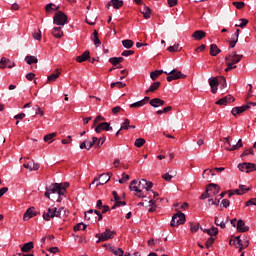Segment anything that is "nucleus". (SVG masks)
<instances>
[{
    "instance_id": "obj_1",
    "label": "nucleus",
    "mask_w": 256,
    "mask_h": 256,
    "mask_svg": "<svg viewBox=\"0 0 256 256\" xmlns=\"http://www.w3.org/2000/svg\"><path fill=\"white\" fill-rule=\"evenodd\" d=\"M58 194V199L56 200L58 203H61L62 199L61 197H65V194L67 193V189L63 184L59 183H54L51 184L50 186H46V192H45V197L48 199H51L50 195H55Z\"/></svg>"
},
{
    "instance_id": "obj_2",
    "label": "nucleus",
    "mask_w": 256,
    "mask_h": 256,
    "mask_svg": "<svg viewBox=\"0 0 256 256\" xmlns=\"http://www.w3.org/2000/svg\"><path fill=\"white\" fill-rule=\"evenodd\" d=\"M153 188V183L147 181L146 179H142L138 186H129L130 191H135L136 197H145L142 196L143 189H146L147 191H151Z\"/></svg>"
},
{
    "instance_id": "obj_3",
    "label": "nucleus",
    "mask_w": 256,
    "mask_h": 256,
    "mask_svg": "<svg viewBox=\"0 0 256 256\" xmlns=\"http://www.w3.org/2000/svg\"><path fill=\"white\" fill-rule=\"evenodd\" d=\"M185 221H187L185 214L179 211L172 216L170 225L171 227H179V225H184Z\"/></svg>"
},
{
    "instance_id": "obj_4",
    "label": "nucleus",
    "mask_w": 256,
    "mask_h": 256,
    "mask_svg": "<svg viewBox=\"0 0 256 256\" xmlns=\"http://www.w3.org/2000/svg\"><path fill=\"white\" fill-rule=\"evenodd\" d=\"M213 189V195H217L219 191H221V187H219V185L211 183L206 187V191L200 196V199H209V197H211V193H209V191H213Z\"/></svg>"
},
{
    "instance_id": "obj_5",
    "label": "nucleus",
    "mask_w": 256,
    "mask_h": 256,
    "mask_svg": "<svg viewBox=\"0 0 256 256\" xmlns=\"http://www.w3.org/2000/svg\"><path fill=\"white\" fill-rule=\"evenodd\" d=\"M53 23L54 25H59V26L67 25V15H65V13L61 11H58L54 15Z\"/></svg>"
},
{
    "instance_id": "obj_6",
    "label": "nucleus",
    "mask_w": 256,
    "mask_h": 256,
    "mask_svg": "<svg viewBox=\"0 0 256 256\" xmlns=\"http://www.w3.org/2000/svg\"><path fill=\"white\" fill-rule=\"evenodd\" d=\"M187 75L181 73V71H178L177 69H173L168 73L167 81L171 83V81H177V79H185Z\"/></svg>"
},
{
    "instance_id": "obj_7",
    "label": "nucleus",
    "mask_w": 256,
    "mask_h": 256,
    "mask_svg": "<svg viewBox=\"0 0 256 256\" xmlns=\"http://www.w3.org/2000/svg\"><path fill=\"white\" fill-rule=\"evenodd\" d=\"M224 141L226 145H228L225 147L226 151H237V149H241V147H243V141L241 139H239L235 145H231L229 137L224 138Z\"/></svg>"
},
{
    "instance_id": "obj_8",
    "label": "nucleus",
    "mask_w": 256,
    "mask_h": 256,
    "mask_svg": "<svg viewBox=\"0 0 256 256\" xmlns=\"http://www.w3.org/2000/svg\"><path fill=\"white\" fill-rule=\"evenodd\" d=\"M113 235H115V232L106 229L103 233L96 234V237L98 238L97 243H101V241H108V239H113Z\"/></svg>"
},
{
    "instance_id": "obj_9",
    "label": "nucleus",
    "mask_w": 256,
    "mask_h": 256,
    "mask_svg": "<svg viewBox=\"0 0 256 256\" xmlns=\"http://www.w3.org/2000/svg\"><path fill=\"white\" fill-rule=\"evenodd\" d=\"M238 169L245 173H251L256 170V165L254 163L244 162L238 164Z\"/></svg>"
},
{
    "instance_id": "obj_10",
    "label": "nucleus",
    "mask_w": 256,
    "mask_h": 256,
    "mask_svg": "<svg viewBox=\"0 0 256 256\" xmlns=\"http://www.w3.org/2000/svg\"><path fill=\"white\" fill-rule=\"evenodd\" d=\"M96 133H101V131H113V127L108 122H102L98 124L95 128Z\"/></svg>"
},
{
    "instance_id": "obj_11",
    "label": "nucleus",
    "mask_w": 256,
    "mask_h": 256,
    "mask_svg": "<svg viewBox=\"0 0 256 256\" xmlns=\"http://www.w3.org/2000/svg\"><path fill=\"white\" fill-rule=\"evenodd\" d=\"M249 109H251V106H249V104H246L244 106L234 107L231 113L232 115H234V117H237V115H241V113H245V111Z\"/></svg>"
},
{
    "instance_id": "obj_12",
    "label": "nucleus",
    "mask_w": 256,
    "mask_h": 256,
    "mask_svg": "<svg viewBox=\"0 0 256 256\" xmlns=\"http://www.w3.org/2000/svg\"><path fill=\"white\" fill-rule=\"evenodd\" d=\"M229 57V63L232 65H237L243 59V55L237 54V52H233L232 54L227 55Z\"/></svg>"
},
{
    "instance_id": "obj_13",
    "label": "nucleus",
    "mask_w": 256,
    "mask_h": 256,
    "mask_svg": "<svg viewBox=\"0 0 256 256\" xmlns=\"http://www.w3.org/2000/svg\"><path fill=\"white\" fill-rule=\"evenodd\" d=\"M37 213L35 212V207H30L26 210L23 216V221H29L31 218L35 217Z\"/></svg>"
},
{
    "instance_id": "obj_14",
    "label": "nucleus",
    "mask_w": 256,
    "mask_h": 256,
    "mask_svg": "<svg viewBox=\"0 0 256 256\" xmlns=\"http://www.w3.org/2000/svg\"><path fill=\"white\" fill-rule=\"evenodd\" d=\"M44 221H51V219H55V208H49L47 212H44L43 215Z\"/></svg>"
},
{
    "instance_id": "obj_15",
    "label": "nucleus",
    "mask_w": 256,
    "mask_h": 256,
    "mask_svg": "<svg viewBox=\"0 0 256 256\" xmlns=\"http://www.w3.org/2000/svg\"><path fill=\"white\" fill-rule=\"evenodd\" d=\"M236 229H237V231H239V233H247V231H249V226H246L245 221L240 219L237 222Z\"/></svg>"
},
{
    "instance_id": "obj_16",
    "label": "nucleus",
    "mask_w": 256,
    "mask_h": 256,
    "mask_svg": "<svg viewBox=\"0 0 256 256\" xmlns=\"http://www.w3.org/2000/svg\"><path fill=\"white\" fill-rule=\"evenodd\" d=\"M235 98L231 95L225 96L216 102V105H226L227 103H233Z\"/></svg>"
},
{
    "instance_id": "obj_17",
    "label": "nucleus",
    "mask_w": 256,
    "mask_h": 256,
    "mask_svg": "<svg viewBox=\"0 0 256 256\" xmlns=\"http://www.w3.org/2000/svg\"><path fill=\"white\" fill-rule=\"evenodd\" d=\"M192 37L195 39V41H201V39H205V37H207V33H205L203 30H196L192 34Z\"/></svg>"
},
{
    "instance_id": "obj_18",
    "label": "nucleus",
    "mask_w": 256,
    "mask_h": 256,
    "mask_svg": "<svg viewBox=\"0 0 256 256\" xmlns=\"http://www.w3.org/2000/svg\"><path fill=\"white\" fill-rule=\"evenodd\" d=\"M140 12L144 16V19H151V8H149V6L143 5Z\"/></svg>"
},
{
    "instance_id": "obj_19",
    "label": "nucleus",
    "mask_w": 256,
    "mask_h": 256,
    "mask_svg": "<svg viewBox=\"0 0 256 256\" xmlns=\"http://www.w3.org/2000/svg\"><path fill=\"white\" fill-rule=\"evenodd\" d=\"M113 173L101 174L99 178V185H105V183L111 180Z\"/></svg>"
},
{
    "instance_id": "obj_20",
    "label": "nucleus",
    "mask_w": 256,
    "mask_h": 256,
    "mask_svg": "<svg viewBox=\"0 0 256 256\" xmlns=\"http://www.w3.org/2000/svg\"><path fill=\"white\" fill-rule=\"evenodd\" d=\"M113 7L114 9H121L123 7V1L121 0H111L108 2L107 7Z\"/></svg>"
},
{
    "instance_id": "obj_21",
    "label": "nucleus",
    "mask_w": 256,
    "mask_h": 256,
    "mask_svg": "<svg viewBox=\"0 0 256 256\" xmlns=\"http://www.w3.org/2000/svg\"><path fill=\"white\" fill-rule=\"evenodd\" d=\"M90 57H91L90 52L85 51V52H83L82 55H80L76 58V61H77V63H83L84 61H87L88 59H90Z\"/></svg>"
},
{
    "instance_id": "obj_22",
    "label": "nucleus",
    "mask_w": 256,
    "mask_h": 256,
    "mask_svg": "<svg viewBox=\"0 0 256 256\" xmlns=\"http://www.w3.org/2000/svg\"><path fill=\"white\" fill-rule=\"evenodd\" d=\"M150 105L151 107H163V105H165V102L159 98H154L152 100H150Z\"/></svg>"
},
{
    "instance_id": "obj_23",
    "label": "nucleus",
    "mask_w": 256,
    "mask_h": 256,
    "mask_svg": "<svg viewBox=\"0 0 256 256\" xmlns=\"http://www.w3.org/2000/svg\"><path fill=\"white\" fill-rule=\"evenodd\" d=\"M219 53H221V49H219L217 44H211L210 45V55L212 57H217V55H219Z\"/></svg>"
},
{
    "instance_id": "obj_24",
    "label": "nucleus",
    "mask_w": 256,
    "mask_h": 256,
    "mask_svg": "<svg viewBox=\"0 0 256 256\" xmlns=\"http://www.w3.org/2000/svg\"><path fill=\"white\" fill-rule=\"evenodd\" d=\"M52 35L56 39H61L63 37V30H61V27H54L52 30Z\"/></svg>"
},
{
    "instance_id": "obj_25",
    "label": "nucleus",
    "mask_w": 256,
    "mask_h": 256,
    "mask_svg": "<svg viewBox=\"0 0 256 256\" xmlns=\"http://www.w3.org/2000/svg\"><path fill=\"white\" fill-rule=\"evenodd\" d=\"M159 87H161V82H154L149 89H147L145 91L146 95H148V93H155V91H157V89H159Z\"/></svg>"
},
{
    "instance_id": "obj_26",
    "label": "nucleus",
    "mask_w": 256,
    "mask_h": 256,
    "mask_svg": "<svg viewBox=\"0 0 256 256\" xmlns=\"http://www.w3.org/2000/svg\"><path fill=\"white\" fill-rule=\"evenodd\" d=\"M91 39L96 47H99V45H101V40H99V32H97V30H94Z\"/></svg>"
},
{
    "instance_id": "obj_27",
    "label": "nucleus",
    "mask_w": 256,
    "mask_h": 256,
    "mask_svg": "<svg viewBox=\"0 0 256 256\" xmlns=\"http://www.w3.org/2000/svg\"><path fill=\"white\" fill-rule=\"evenodd\" d=\"M59 75H61V72L57 69L56 72L52 73L50 76H48V83H53L59 79Z\"/></svg>"
},
{
    "instance_id": "obj_28",
    "label": "nucleus",
    "mask_w": 256,
    "mask_h": 256,
    "mask_svg": "<svg viewBox=\"0 0 256 256\" xmlns=\"http://www.w3.org/2000/svg\"><path fill=\"white\" fill-rule=\"evenodd\" d=\"M34 245L33 242H27L21 247L22 253H29L31 249H33Z\"/></svg>"
},
{
    "instance_id": "obj_29",
    "label": "nucleus",
    "mask_w": 256,
    "mask_h": 256,
    "mask_svg": "<svg viewBox=\"0 0 256 256\" xmlns=\"http://www.w3.org/2000/svg\"><path fill=\"white\" fill-rule=\"evenodd\" d=\"M46 13H53V11H59V6L50 3L45 7Z\"/></svg>"
},
{
    "instance_id": "obj_30",
    "label": "nucleus",
    "mask_w": 256,
    "mask_h": 256,
    "mask_svg": "<svg viewBox=\"0 0 256 256\" xmlns=\"http://www.w3.org/2000/svg\"><path fill=\"white\" fill-rule=\"evenodd\" d=\"M229 59V56L225 58V63L227 65V67L225 68L226 73H229L231 69H237V65H232L231 62H229Z\"/></svg>"
},
{
    "instance_id": "obj_31",
    "label": "nucleus",
    "mask_w": 256,
    "mask_h": 256,
    "mask_svg": "<svg viewBox=\"0 0 256 256\" xmlns=\"http://www.w3.org/2000/svg\"><path fill=\"white\" fill-rule=\"evenodd\" d=\"M204 233H207L208 235H210V237H213V235H219V229L212 227L211 229H205Z\"/></svg>"
},
{
    "instance_id": "obj_32",
    "label": "nucleus",
    "mask_w": 256,
    "mask_h": 256,
    "mask_svg": "<svg viewBox=\"0 0 256 256\" xmlns=\"http://www.w3.org/2000/svg\"><path fill=\"white\" fill-rule=\"evenodd\" d=\"M55 137H57V133H50L47 134L46 136H44V141L45 143H53V139H55Z\"/></svg>"
},
{
    "instance_id": "obj_33",
    "label": "nucleus",
    "mask_w": 256,
    "mask_h": 256,
    "mask_svg": "<svg viewBox=\"0 0 256 256\" xmlns=\"http://www.w3.org/2000/svg\"><path fill=\"white\" fill-rule=\"evenodd\" d=\"M25 61L28 65H33V63H38L39 60L35 56H26Z\"/></svg>"
},
{
    "instance_id": "obj_34",
    "label": "nucleus",
    "mask_w": 256,
    "mask_h": 256,
    "mask_svg": "<svg viewBox=\"0 0 256 256\" xmlns=\"http://www.w3.org/2000/svg\"><path fill=\"white\" fill-rule=\"evenodd\" d=\"M160 75H163V70H156V71L150 73V77H151L152 81H156L157 77H159Z\"/></svg>"
},
{
    "instance_id": "obj_35",
    "label": "nucleus",
    "mask_w": 256,
    "mask_h": 256,
    "mask_svg": "<svg viewBox=\"0 0 256 256\" xmlns=\"http://www.w3.org/2000/svg\"><path fill=\"white\" fill-rule=\"evenodd\" d=\"M81 229H82V231H85V229H87V224H84L83 222H81V223L76 224V225L74 226V228H73V230H74L75 232L81 231Z\"/></svg>"
},
{
    "instance_id": "obj_36",
    "label": "nucleus",
    "mask_w": 256,
    "mask_h": 256,
    "mask_svg": "<svg viewBox=\"0 0 256 256\" xmlns=\"http://www.w3.org/2000/svg\"><path fill=\"white\" fill-rule=\"evenodd\" d=\"M122 45H123V47H125V49H131V47H133V45H134V42H133V40L126 39V40L122 41Z\"/></svg>"
},
{
    "instance_id": "obj_37",
    "label": "nucleus",
    "mask_w": 256,
    "mask_h": 256,
    "mask_svg": "<svg viewBox=\"0 0 256 256\" xmlns=\"http://www.w3.org/2000/svg\"><path fill=\"white\" fill-rule=\"evenodd\" d=\"M110 87L111 89H115V87H118V89H123V87H127V84L123 82H112Z\"/></svg>"
},
{
    "instance_id": "obj_38",
    "label": "nucleus",
    "mask_w": 256,
    "mask_h": 256,
    "mask_svg": "<svg viewBox=\"0 0 256 256\" xmlns=\"http://www.w3.org/2000/svg\"><path fill=\"white\" fill-rule=\"evenodd\" d=\"M167 51L170 53H177V51H181V48L179 49V44H174L173 46L168 47Z\"/></svg>"
},
{
    "instance_id": "obj_39",
    "label": "nucleus",
    "mask_w": 256,
    "mask_h": 256,
    "mask_svg": "<svg viewBox=\"0 0 256 256\" xmlns=\"http://www.w3.org/2000/svg\"><path fill=\"white\" fill-rule=\"evenodd\" d=\"M134 145L135 147H138V148L143 147V145H145V139L144 138L136 139L134 142Z\"/></svg>"
},
{
    "instance_id": "obj_40",
    "label": "nucleus",
    "mask_w": 256,
    "mask_h": 256,
    "mask_svg": "<svg viewBox=\"0 0 256 256\" xmlns=\"http://www.w3.org/2000/svg\"><path fill=\"white\" fill-rule=\"evenodd\" d=\"M176 175L177 172H173V174L165 173L164 175H162V177L165 181H171V179H173V177H175Z\"/></svg>"
},
{
    "instance_id": "obj_41",
    "label": "nucleus",
    "mask_w": 256,
    "mask_h": 256,
    "mask_svg": "<svg viewBox=\"0 0 256 256\" xmlns=\"http://www.w3.org/2000/svg\"><path fill=\"white\" fill-rule=\"evenodd\" d=\"M143 105H145V100H140L138 102L131 104L130 107L132 109H135V108L143 107Z\"/></svg>"
},
{
    "instance_id": "obj_42",
    "label": "nucleus",
    "mask_w": 256,
    "mask_h": 256,
    "mask_svg": "<svg viewBox=\"0 0 256 256\" xmlns=\"http://www.w3.org/2000/svg\"><path fill=\"white\" fill-rule=\"evenodd\" d=\"M214 223L217 227H221V229H225V227H226L225 222L224 221H219V218L217 216L215 217Z\"/></svg>"
},
{
    "instance_id": "obj_43",
    "label": "nucleus",
    "mask_w": 256,
    "mask_h": 256,
    "mask_svg": "<svg viewBox=\"0 0 256 256\" xmlns=\"http://www.w3.org/2000/svg\"><path fill=\"white\" fill-rule=\"evenodd\" d=\"M209 85L210 87H217V85H219V79H217V77L210 78Z\"/></svg>"
},
{
    "instance_id": "obj_44",
    "label": "nucleus",
    "mask_w": 256,
    "mask_h": 256,
    "mask_svg": "<svg viewBox=\"0 0 256 256\" xmlns=\"http://www.w3.org/2000/svg\"><path fill=\"white\" fill-rule=\"evenodd\" d=\"M106 140H107V137L105 136L101 138H97L96 147L99 149V147H101V145H103V143H105Z\"/></svg>"
},
{
    "instance_id": "obj_45",
    "label": "nucleus",
    "mask_w": 256,
    "mask_h": 256,
    "mask_svg": "<svg viewBox=\"0 0 256 256\" xmlns=\"http://www.w3.org/2000/svg\"><path fill=\"white\" fill-rule=\"evenodd\" d=\"M129 123H131V121H129V119L126 118L122 123V126L120 127V131H123V129H129Z\"/></svg>"
},
{
    "instance_id": "obj_46",
    "label": "nucleus",
    "mask_w": 256,
    "mask_h": 256,
    "mask_svg": "<svg viewBox=\"0 0 256 256\" xmlns=\"http://www.w3.org/2000/svg\"><path fill=\"white\" fill-rule=\"evenodd\" d=\"M239 189H240V193H242V195H245V193L251 191V187H246L245 185H240Z\"/></svg>"
},
{
    "instance_id": "obj_47",
    "label": "nucleus",
    "mask_w": 256,
    "mask_h": 256,
    "mask_svg": "<svg viewBox=\"0 0 256 256\" xmlns=\"http://www.w3.org/2000/svg\"><path fill=\"white\" fill-rule=\"evenodd\" d=\"M241 23L239 24L240 29H245L247 25L249 24V20L242 18L240 19Z\"/></svg>"
},
{
    "instance_id": "obj_48",
    "label": "nucleus",
    "mask_w": 256,
    "mask_h": 256,
    "mask_svg": "<svg viewBox=\"0 0 256 256\" xmlns=\"http://www.w3.org/2000/svg\"><path fill=\"white\" fill-rule=\"evenodd\" d=\"M213 243H215V238L213 237L208 238V240L206 241V248L210 249V247H213Z\"/></svg>"
},
{
    "instance_id": "obj_49",
    "label": "nucleus",
    "mask_w": 256,
    "mask_h": 256,
    "mask_svg": "<svg viewBox=\"0 0 256 256\" xmlns=\"http://www.w3.org/2000/svg\"><path fill=\"white\" fill-rule=\"evenodd\" d=\"M130 177L128 174L123 173L122 178L119 179V183L123 185V183H126V181H129Z\"/></svg>"
},
{
    "instance_id": "obj_50",
    "label": "nucleus",
    "mask_w": 256,
    "mask_h": 256,
    "mask_svg": "<svg viewBox=\"0 0 256 256\" xmlns=\"http://www.w3.org/2000/svg\"><path fill=\"white\" fill-rule=\"evenodd\" d=\"M121 205L125 206L127 205V202L116 200V203L112 206V209H117V207H121Z\"/></svg>"
},
{
    "instance_id": "obj_51",
    "label": "nucleus",
    "mask_w": 256,
    "mask_h": 256,
    "mask_svg": "<svg viewBox=\"0 0 256 256\" xmlns=\"http://www.w3.org/2000/svg\"><path fill=\"white\" fill-rule=\"evenodd\" d=\"M5 62L8 69H13V67H15V62H12L11 60H9V58H5Z\"/></svg>"
},
{
    "instance_id": "obj_52",
    "label": "nucleus",
    "mask_w": 256,
    "mask_h": 256,
    "mask_svg": "<svg viewBox=\"0 0 256 256\" xmlns=\"http://www.w3.org/2000/svg\"><path fill=\"white\" fill-rule=\"evenodd\" d=\"M232 5L236 7V9H243V7H245V2H233Z\"/></svg>"
},
{
    "instance_id": "obj_53",
    "label": "nucleus",
    "mask_w": 256,
    "mask_h": 256,
    "mask_svg": "<svg viewBox=\"0 0 256 256\" xmlns=\"http://www.w3.org/2000/svg\"><path fill=\"white\" fill-rule=\"evenodd\" d=\"M234 241H236L237 245L240 246L239 251H243V248H244V247H243V243H242V241H241V236H237Z\"/></svg>"
},
{
    "instance_id": "obj_54",
    "label": "nucleus",
    "mask_w": 256,
    "mask_h": 256,
    "mask_svg": "<svg viewBox=\"0 0 256 256\" xmlns=\"http://www.w3.org/2000/svg\"><path fill=\"white\" fill-rule=\"evenodd\" d=\"M130 55H135V51L133 50H125L122 52L123 57H129Z\"/></svg>"
},
{
    "instance_id": "obj_55",
    "label": "nucleus",
    "mask_w": 256,
    "mask_h": 256,
    "mask_svg": "<svg viewBox=\"0 0 256 256\" xmlns=\"http://www.w3.org/2000/svg\"><path fill=\"white\" fill-rule=\"evenodd\" d=\"M113 254L116 256H123V255H125V251H123V249H121V248H118V249L114 250Z\"/></svg>"
},
{
    "instance_id": "obj_56",
    "label": "nucleus",
    "mask_w": 256,
    "mask_h": 256,
    "mask_svg": "<svg viewBox=\"0 0 256 256\" xmlns=\"http://www.w3.org/2000/svg\"><path fill=\"white\" fill-rule=\"evenodd\" d=\"M121 111H123V108H121V106H116L112 108L113 115H117L118 113H121Z\"/></svg>"
},
{
    "instance_id": "obj_57",
    "label": "nucleus",
    "mask_w": 256,
    "mask_h": 256,
    "mask_svg": "<svg viewBox=\"0 0 256 256\" xmlns=\"http://www.w3.org/2000/svg\"><path fill=\"white\" fill-rule=\"evenodd\" d=\"M41 30H39L38 32H34L33 33V38L36 40V41H41Z\"/></svg>"
},
{
    "instance_id": "obj_58",
    "label": "nucleus",
    "mask_w": 256,
    "mask_h": 256,
    "mask_svg": "<svg viewBox=\"0 0 256 256\" xmlns=\"http://www.w3.org/2000/svg\"><path fill=\"white\" fill-rule=\"evenodd\" d=\"M109 63H111V65H114V67H116V65H119V60L117 59V57H112L109 59Z\"/></svg>"
},
{
    "instance_id": "obj_59",
    "label": "nucleus",
    "mask_w": 256,
    "mask_h": 256,
    "mask_svg": "<svg viewBox=\"0 0 256 256\" xmlns=\"http://www.w3.org/2000/svg\"><path fill=\"white\" fill-rule=\"evenodd\" d=\"M34 109L36 110L35 115H40L41 117L45 115V113L41 110L39 106H35Z\"/></svg>"
},
{
    "instance_id": "obj_60",
    "label": "nucleus",
    "mask_w": 256,
    "mask_h": 256,
    "mask_svg": "<svg viewBox=\"0 0 256 256\" xmlns=\"http://www.w3.org/2000/svg\"><path fill=\"white\" fill-rule=\"evenodd\" d=\"M89 143V146H88V151L94 146V145H96V143H97V137H92V142H88Z\"/></svg>"
},
{
    "instance_id": "obj_61",
    "label": "nucleus",
    "mask_w": 256,
    "mask_h": 256,
    "mask_svg": "<svg viewBox=\"0 0 256 256\" xmlns=\"http://www.w3.org/2000/svg\"><path fill=\"white\" fill-rule=\"evenodd\" d=\"M251 205H255L256 206V198H251L250 200H248L246 202V207H249Z\"/></svg>"
},
{
    "instance_id": "obj_62",
    "label": "nucleus",
    "mask_w": 256,
    "mask_h": 256,
    "mask_svg": "<svg viewBox=\"0 0 256 256\" xmlns=\"http://www.w3.org/2000/svg\"><path fill=\"white\" fill-rule=\"evenodd\" d=\"M7 68V64L5 62V57H2L0 60V69H5Z\"/></svg>"
},
{
    "instance_id": "obj_63",
    "label": "nucleus",
    "mask_w": 256,
    "mask_h": 256,
    "mask_svg": "<svg viewBox=\"0 0 256 256\" xmlns=\"http://www.w3.org/2000/svg\"><path fill=\"white\" fill-rule=\"evenodd\" d=\"M100 121H105V117L98 115L94 120V125H97Z\"/></svg>"
},
{
    "instance_id": "obj_64",
    "label": "nucleus",
    "mask_w": 256,
    "mask_h": 256,
    "mask_svg": "<svg viewBox=\"0 0 256 256\" xmlns=\"http://www.w3.org/2000/svg\"><path fill=\"white\" fill-rule=\"evenodd\" d=\"M169 7H175L177 5V0H167Z\"/></svg>"
}]
</instances>
